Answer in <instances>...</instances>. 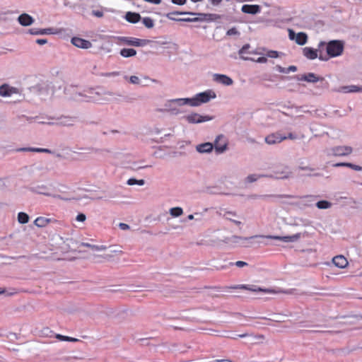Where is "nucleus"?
I'll return each instance as SVG.
<instances>
[{
    "instance_id": "obj_1",
    "label": "nucleus",
    "mask_w": 362,
    "mask_h": 362,
    "mask_svg": "<svg viewBox=\"0 0 362 362\" xmlns=\"http://www.w3.org/2000/svg\"><path fill=\"white\" fill-rule=\"evenodd\" d=\"M216 98V94L212 90H207L204 92H202L196 94L191 98H176L172 99L167 102L165 105L166 110L173 115H177L181 113V111L176 107L173 106V104H176L178 106H182L189 105L192 107H198L203 103L209 102L211 99Z\"/></svg>"
},
{
    "instance_id": "obj_2",
    "label": "nucleus",
    "mask_w": 362,
    "mask_h": 362,
    "mask_svg": "<svg viewBox=\"0 0 362 362\" xmlns=\"http://www.w3.org/2000/svg\"><path fill=\"white\" fill-rule=\"evenodd\" d=\"M75 91V87L70 86L64 88V92L69 100L76 102H93L95 99L91 95H99L98 92H95L93 88L85 90V93L76 92L75 95H72V92Z\"/></svg>"
},
{
    "instance_id": "obj_3",
    "label": "nucleus",
    "mask_w": 362,
    "mask_h": 362,
    "mask_svg": "<svg viewBox=\"0 0 362 362\" xmlns=\"http://www.w3.org/2000/svg\"><path fill=\"white\" fill-rule=\"evenodd\" d=\"M325 47L326 52L329 57H337L342 54L344 51V42L341 40H334L329 42L321 41L318 44V49Z\"/></svg>"
},
{
    "instance_id": "obj_4",
    "label": "nucleus",
    "mask_w": 362,
    "mask_h": 362,
    "mask_svg": "<svg viewBox=\"0 0 362 362\" xmlns=\"http://www.w3.org/2000/svg\"><path fill=\"white\" fill-rule=\"evenodd\" d=\"M353 151L352 147L349 146H337L326 150L328 156H346L350 155Z\"/></svg>"
},
{
    "instance_id": "obj_5",
    "label": "nucleus",
    "mask_w": 362,
    "mask_h": 362,
    "mask_svg": "<svg viewBox=\"0 0 362 362\" xmlns=\"http://www.w3.org/2000/svg\"><path fill=\"white\" fill-rule=\"evenodd\" d=\"M231 289H244L247 290L254 293L262 292L264 293H277L279 291H276L274 289L270 288H262L256 285L250 284H239L229 287Z\"/></svg>"
},
{
    "instance_id": "obj_6",
    "label": "nucleus",
    "mask_w": 362,
    "mask_h": 362,
    "mask_svg": "<svg viewBox=\"0 0 362 362\" xmlns=\"http://www.w3.org/2000/svg\"><path fill=\"white\" fill-rule=\"evenodd\" d=\"M292 173L288 166H281L273 171L272 174H266L265 177L273 179L289 178Z\"/></svg>"
},
{
    "instance_id": "obj_7",
    "label": "nucleus",
    "mask_w": 362,
    "mask_h": 362,
    "mask_svg": "<svg viewBox=\"0 0 362 362\" xmlns=\"http://www.w3.org/2000/svg\"><path fill=\"white\" fill-rule=\"evenodd\" d=\"M183 118L189 124H200L212 120L214 117L209 115H202L197 112H193L185 115Z\"/></svg>"
},
{
    "instance_id": "obj_8",
    "label": "nucleus",
    "mask_w": 362,
    "mask_h": 362,
    "mask_svg": "<svg viewBox=\"0 0 362 362\" xmlns=\"http://www.w3.org/2000/svg\"><path fill=\"white\" fill-rule=\"evenodd\" d=\"M120 40L125 45L135 47H144L149 42L148 40H143L131 37H120Z\"/></svg>"
},
{
    "instance_id": "obj_9",
    "label": "nucleus",
    "mask_w": 362,
    "mask_h": 362,
    "mask_svg": "<svg viewBox=\"0 0 362 362\" xmlns=\"http://www.w3.org/2000/svg\"><path fill=\"white\" fill-rule=\"evenodd\" d=\"M30 90L33 93L41 96L42 99H45V98L49 94V87L46 83L37 84L31 87Z\"/></svg>"
},
{
    "instance_id": "obj_10",
    "label": "nucleus",
    "mask_w": 362,
    "mask_h": 362,
    "mask_svg": "<svg viewBox=\"0 0 362 362\" xmlns=\"http://www.w3.org/2000/svg\"><path fill=\"white\" fill-rule=\"evenodd\" d=\"M197 16L199 22H211L219 20L221 18V16L216 13H195Z\"/></svg>"
},
{
    "instance_id": "obj_11",
    "label": "nucleus",
    "mask_w": 362,
    "mask_h": 362,
    "mask_svg": "<svg viewBox=\"0 0 362 362\" xmlns=\"http://www.w3.org/2000/svg\"><path fill=\"white\" fill-rule=\"evenodd\" d=\"M284 140H286V136H283L279 132L271 134L265 137V142L269 145L279 144Z\"/></svg>"
},
{
    "instance_id": "obj_12",
    "label": "nucleus",
    "mask_w": 362,
    "mask_h": 362,
    "mask_svg": "<svg viewBox=\"0 0 362 362\" xmlns=\"http://www.w3.org/2000/svg\"><path fill=\"white\" fill-rule=\"evenodd\" d=\"M71 42L74 46L81 49H88L92 47V43L89 40L78 37H72Z\"/></svg>"
},
{
    "instance_id": "obj_13",
    "label": "nucleus",
    "mask_w": 362,
    "mask_h": 362,
    "mask_svg": "<svg viewBox=\"0 0 362 362\" xmlns=\"http://www.w3.org/2000/svg\"><path fill=\"white\" fill-rule=\"evenodd\" d=\"M213 79L216 82L225 86H230L233 83L230 77L224 74H214L213 75Z\"/></svg>"
},
{
    "instance_id": "obj_14",
    "label": "nucleus",
    "mask_w": 362,
    "mask_h": 362,
    "mask_svg": "<svg viewBox=\"0 0 362 362\" xmlns=\"http://www.w3.org/2000/svg\"><path fill=\"white\" fill-rule=\"evenodd\" d=\"M295 78L298 81H305L309 83H317V81L322 80L320 77L317 76L314 73H308L302 76H295Z\"/></svg>"
},
{
    "instance_id": "obj_15",
    "label": "nucleus",
    "mask_w": 362,
    "mask_h": 362,
    "mask_svg": "<svg viewBox=\"0 0 362 362\" xmlns=\"http://www.w3.org/2000/svg\"><path fill=\"white\" fill-rule=\"evenodd\" d=\"M47 187L44 185H37L36 187H30V190L32 192H34V193H36V194H44L45 196H48V197H53L54 198H60L61 199V196L60 195H52L50 193L47 192Z\"/></svg>"
},
{
    "instance_id": "obj_16",
    "label": "nucleus",
    "mask_w": 362,
    "mask_h": 362,
    "mask_svg": "<svg viewBox=\"0 0 362 362\" xmlns=\"http://www.w3.org/2000/svg\"><path fill=\"white\" fill-rule=\"evenodd\" d=\"M214 149V144L210 142H205L196 146V150L199 153H209Z\"/></svg>"
},
{
    "instance_id": "obj_17",
    "label": "nucleus",
    "mask_w": 362,
    "mask_h": 362,
    "mask_svg": "<svg viewBox=\"0 0 362 362\" xmlns=\"http://www.w3.org/2000/svg\"><path fill=\"white\" fill-rule=\"evenodd\" d=\"M28 33L34 35H51L54 34L56 32L52 28L40 29V28H31L28 30Z\"/></svg>"
},
{
    "instance_id": "obj_18",
    "label": "nucleus",
    "mask_w": 362,
    "mask_h": 362,
    "mask_svg": "<svg viewBox=\"0 0 362 362\" xmlns=\"http://www.w3.org/2000/svg\"><path fill=\"white\" fill-rule=\"evenodd\" d=\"M18 21L23 26H28L33 23L34 19L31 16L23 13L18 16Z\"/></svg>"
},
{
    "instance_id": "obj_19",
    "label": "nucleus",
    "mask_w": 362,
    "mask_h": 362,
    "mask_svg": "<svg viewBox=\"0 0 362 362\" xmlns=\"http://www.w3.org/2000/svg\"><path fill=\"white\" fill-rule=\"evenodd\" d=\"M241 11L245 13L256 14L260 12V6L258 5L245 4L242 6Z\"/></svg>"
},
{
    "instance_id": "obj_20",
    "label": "nucleus",
    "mask_w": 362,
    "mask_h": 362,
    "mask_svg": "<svg viewBox=\"0 0 362 362\" xmlns=\"http://www.w3.org/2000/svg\"><path fill=\"white\" fill-rule=\"evenodd\" d=\"M333 264L341 269L345 268L348 265L347 259L343 255H337L332 259Z\"/></svg>"
},
{
    "instance_id": "obj_21",
    "label": "nucleus",
    "mask_w": 362,
    "mask_h": 362,
    "mask_svg": "<svg viewBox=\"0 0 362 362\" xmlns=\"http://www.w3.org/2000/svg\"><path fill=\"white\" fill-rule=\"evenodd\" d=\"M124 18L129 23H136L141 21V17L138 13L128 11L126 13Z\"/></svg>"
},
{
    "instance_id": "obj_22",
    "label": "nucleus",
    "mask_w": 362,
    "mask_h": 362,
    "mask_svg": "<svg viewBox=\"0 0 362 362\" xmlns=\"http://www.w3.org/2000/svg\"><path fill=\"white\" fill-rule=\"evenodd\" d=\"M55 220L52 218L40 216L34 221V224L38 228H44L47 226L49 223L54 222Z\"/></svg>"
},
{
    "instance_id": "obj_23",
    "label": "nucleus",
    "mask_w": 362,
    "mask_h": 362,
    "mask_svg": "<svg viewBox=\"0 0 362 362\" xmlns=\"http://www.w3.org/2000/svg\"><path fill=\"white\" fill-rule=\"evenodd\" d=\"M223 137V135H218L214 141V148H215V151L217 154L223 153L227 149V143H224L223 144H218V140Z\"/></svg>"
},
{
    "instance_id": "obj_24",
    "label": "nucleus",
    "mask_w": 362,
    "mask_h": 362,
    "mask_svg": "<svg viewBox=\"0 0 362 362\" xmlns=\"http://www.w3.org/2000/svg\"><path fill=\"white\" fill-rule=\"evenodd\" d=\"M250 47V45L249 44H245L238 51V54H239V55H240V58L242 59L245 60V61H253L254 60V59H252V58L244 56L245 54H252V53H254L253 52H249L248 51Z\"/></svg>"
},
{
    "instance_id": "obj_25",
    "label": "nucleus",
    "mask_w": 362,
    "mask_h": 362,
    "mask_svg": "<svg viewBox=\"0 0 362 362\" xmlns=\"http://www.w3.org/2000/svg\"><path fill=\"white\" fill-rule=\"evenodd\" d=\"M16 88H10L8 85L4 84L0 86V95L3 97L11 96L16 93Z\"/></svg>"
},
{
    "instance_id": "obj_26",
    "label": "nucleus",
    "mask_w": 362,
    "mask_h": 362,
    "mask_svg": "<svg viewBox=\"0 0 362 362\" xmlns=\"http://www.w3.org/2000/svg\"><path fill=\"white\" fill-rule=\"evenodd\" d=\"M317 49H315L312 47H305L303 48V54L305 57H307L309 59H316L317 56Z\"/></svg>"
},
{
    "instance_id": "obj_27",
    "label": "nucleus",
    "mask_w": 362,
    "mask_h": 362,
    "mask_svg": "<svg viewBox=\"0 0 362 362\" xmlns=\"http://www.w3.org/2000/svg\"><path fill=\"white\" fill-rule=\"evenodd\" d=\"M174 15H190V16H194V15H196V13H193V12L173 11V12L167 13L166 14V17L168 19L171 20V21H177V20H178L179 18H173V16Z\"/></svg>"
},
{
    "instance_id": "obj_28",
    "label": "nucleus",
    "mask_w": 362,
    "mask_h": 362,
    "mask_svg": "<svg viewBox=\"0 0 362 362\" xmlns=\"http://www.w3.org/2000/svg\"><path fill=\"white\" fill-rule=\"evenodd\" d=\"M223 217L228 221L233 222L235 224L239 226L241 224V222L239 221L233 220L232 218H230L229 216H233V217L237 216V214L235 211H224V213L222 214Z\"/></svg>"
},
{
    "instance_id": "obj_29",
    "label": "nucleus",
    "mask_w": 362,
    "mask_h": 362,
    "mask_svg": "<svg viewBox=\"0 0 362 362\" xmlns=\"http://www.w3.org/2000/svg\"><path fill=\"white\" fill-rule=\"evenodd\" d=\"M308 41V35L303 32L297 33L295 42L299 45H304Z\"/></svg>"
},
{
    "instance_id": "obj_30",
    "label": "nucleus",
    "mask_w": 362,
    "mask_h": 362,
    "mask_svg": "<svg viewBox=\"0 0 362 362\" xmlns=\"http://www.w3.org/2000/svg\"><path fill=\"white\" fill-rule=\"evenodd\" d=\"M120 54L123 57L128 58L136 54V51L132 48H123L120 50Z\"/></svg>"
},
{
    "instance_id": "obj_31",
    "label": "nucleus",
    "mask_w": 362,
    "mask_h": 362,
    "mask_svg": "<svg viewBox=\"0 0 362 362\" xmlns=\"http://www.w3.org/2000/svg\"><path fill=\"white\" fill-rule=\"evenodd\" d=\"M82 245L84 247H89V248L92 249L93 250H95V251H103L107 249V246L103 245H91L88 243H83Z\"/></svg>"
},
{
    "instance_id": "obj_32",
    "label": "nucleus",
    "mask_w": 362,
    "mask_h": 362,
    "mask_svg": "<svg viewBox=\"0 0 362 362\" xmlns=\"http://www.w3.org/2000/svg\"><path fill=\"white\" fill-rule=\"evenodd\" d=\"M319 209H327L332 207V204L327 200H321L315 204Z\"/></svg>"
},
{
    "instance_id": "obj_33",
    "label": "nucleus",
    "mask_w": 362,
    "mask_h": 362,
    "mask_svg": "<svg viewBox=\"0 0 362 362\" xmlns=\"http://www.w3.org/2000/svg\"><path fill=\"white\" fill-rule=\"evenodd\" d=\"M300 237V233H296L293 235L281 236V241L285 243H291L297 241Z\"/></svg>"
},
{
    "instance_id": "obj_34",
    "label": "nucleus",
    "mask_w": 362,
    "mask_h": 362,
    "mask_svg": "<svg viewBox=\"0 0 362 362\" xmlns=\"http://www.w3.org/2000/svg\"><path fill=\"white\" fill-rule=\"evenodd\" d=\"M266 174H251L246 177L245 182L247 183H252L257 181L261 177H265Z\"/></svg>"
},
{
    "instance_id": "obj_35",
    "label": "nucleus",
    "mask_w": 362,
    "mask_h": 362,
    "mask_svg": "<svg viewBox=\"0 0 362 362\" xmlns=\"http://www.w3.org/2000/svg\"><path fill=\"white\" fill-rule=\"evenodd\" d=\"M170 214L173 217H179L183 214V209L181 207H173L169 210Z\"/></svg>"
},
{
    "instance_id": "obj_36",
    "label": "nucleus",
    "mask_w": 362,
    "mask_h": 362,
    "mask_svg": "<svg viewBox=\"0 0 362 362\" xmlns=\"http://www.w3.org/2000/svg\"><path fill=\"white\" fill-rule=\"evenodd\" d=\"M18 221L21 224L27 223L29 221V216L24 212L18 214Z\"/></svg>"
},
{
    "instance_id": "obj_37",
    "label": "nucleus",
    "mask_w": 362,
    "mask_h": 362,
    "mask_svg": "<svg viewBox=\"0 0 362 362\" xmlns=\"http://www.w3.org/2000/svg\"><path fill=\"white\" fill-rule=\"evenodd\" d=\"M275 197L274 195H269V194H265V195H258V194H250L248 196V199H267V198H269V197ZM278 197H288L287 195H278L277 196Z\"/></svg>"
},
{
    "instance_id": "obj_38",
    "label": "nucleus",
    "mask_w": 362,
    "mask_h": 362,
    "mask_svg": "<svg viewBox=\"0 0 362 362\" xmlns=\"http://www.w3.org/2000/svg\"><path fill=\"white\" fill-rule=\"evenodd\" d=\"M142 23L147 28H152L154 26V21L151 17H144Z\"/></svg>"
},
{
    "instance_id": "obj_39",
    "label": "nucleus",
    "mask_w": 362,
    "mask_h": 362,
    "mask_svg": "<svg viewBox=\"0 0 362 362\" xmlns=\"http://www.w3.org/2000/svg\"><path fill=\"white\" fill-rule=\"evenodd\" d=\"M56 338L60 341H71V342H76V341H78V339L76 338L64 336L60 334H56Z\"/></svg>"
},
{
    "instance_id": "obj_40",
    "label": "nucleus",
    "mask_w": 362,
    "mask_h": 362,
    "mask_svg": "<svg viewBox=\"0 0 362 362\" xmlns=\"http://www.w3.org/2000/svg\"><path fill=\"white\" fill-rule=\"evenodd\" d=\"M20 151L50 153V150H49L47 148H21Z\"/></svg>"
},
{
    "instance_id": "obj_41",
    "label": "nucleus",
    "mask_w": 362,
    "mask_h": 362,
    "mask_svg": "<svg viewBox=\"0 0 362 362\" xmlns=\"http://www.w3.org/2000/svg\"><path fill=\"white\" fill-rule=\"evenodd\" d=\"M128 185H139L142 186L144 185L145 181L144 180H136L135 178H130L127 182Z\"/></svg>"
},
{
    "instance_id": "obj_42",
    "label": "nucleus",
    "mask_w": 362,
    "mask_h": 362,
    "mask_svg": "<svg viewBox=\"0 0 362 362\" xmlns=\"http://www.w3.org/2000/svg\"><path fill=\"white\" fill-rule=\"evenodd\" d=\"M286 136V139H289L291 140L304 138L303 134H302L300 136H298L296 134H294V133H289L287 136Z\"/></svg>"
},
{
    "instance_id": "obj_43",
    "label": "nucleus",
    "mask_w": 362,
    "mask_h": 362,
    "mask_svg": "<svg viewBox=\"0 0 362 362\" xmlns=\"http://www.w3.org/2000/svg\"><path fill=\"white\" fill-rule=\"evenodd\" d=\"M177 21H182V22H188V23H195L199 22L197 17L195 18H179L177 20Z\"/></svg>"
},
{
    "instance_id": "obj_44",
    "label": "nucleus",
    "mask_w": 362,
    "mask_h": 362,
    "mask_svg": "<svg viewBox=\"0 0 362 362\" xmlns=\"http://www.w3.org/2000/svg\"><path fill=\"white\" fill-rule=\"evenodd\" d=\"M229 266L235 265L238 267H243L247 265V263L243 261H237L236 262H229Z\"/></svg>"
},
{
    "instance_id": "obj_45",
    "label": "nucleus",
    "mask_w": 362,
    "mask_h": 362,
    "mask_svg": "<svg viewBox=\"0 0 362 362\" xmlns=\"http://www.w3.org/2000/svg\"><path fill=\"white\" fill-rule=\"evenodd\" d=\"M266 56L270 58H277L279 54L277 51L270 50L267 52Z\"/></svg>"
},
{
    "instance_id": "obj_46",
    "label": "nucleus",
    "mask_w": 362,
    "mask_h": 362,
    "mask_svg": "<svg viewBox=\"0 0 362 362\" xmlns=\"http://www.w3.org/2000/svg\"><path fill=\"white\" fill-rule=\"evenodd\" d=\"M226 34H227V35H229V36L239 35L240 33L238 31V30L235 28H232L227 31Z\"/></svg>"
},
{
    "instance_id": "obj_47",
    "label": "nucleus",
    "mask_w": 362,
    "mask_h": 362,
    "mask_svg": "<svg viewBox=\"0 0 362 362\" xmlns=\"http://www.w3.org/2000/svg\"><path fill=\"white\" fill-rule=\"evenodd\" d=\"M129 82L132 84H139L141 80L136 76H132L129 77Z\"/></svg>"
},
{
    "instance_id": "obj_48",
    "label": "nucleus",
    "mask_w": 362,
    "mask_h": 362,
    "mask_svg": "<svg viewBox=\"0 0 362 362\" xmlns=\"http://www.w3.org/2000/svg\"><path fill=\"white\" fill-rule=\"evenodd\" d=\"M349 168L356 170V171H362V166L357 165L353 163H349Z\"/></svg>"
},
{
    "instance_id": "obj_49",
    "label": "nucleus",
    "mask_w": 362,
    "mask_h": 362,
    "mask_svg": "<svg viewBox=\"0 0 362 362\" xmlns=\"http://www.w3.org/2000/svg\"><path fill=\"white\" fill-rule=\"evenodd\" d=\"M297 34L291 29H288V37L291 40H296Z\"/></svg>"
},
{
    "instance_id": "obj_50",
    "label": "nucleus",
    "mask_w": 362,
    "mask_h": 362,
    "mask_svg": "<svg viewBox=\"0 0 362 362\" xmlns=\"http://www.w3.org/2000/svg\"><path fill=\"white\" fill-rule=\"evenodd\" d=\"M76 221H80V222H83L86 221V216L84 214H78L76 218Z\"/></svg>"
},
{
    "instance_id": "obj_51",
    "label": "nucleus",
    "mask_w": 362,
    "mask_h": 362,
    "mask_svg": "<svg viewBox=\"0 0 362 362\" xmlns=\"http://www.w3.org/2000/svg\"><path fill=\"white\" fill-rule=\"evenodd\" d=\"M350 88L351 93L362 91V88L358 87L357 86H350Z\"/></svg>"
},
{
    "instance_id": "obj_52",
    "label": "nucleus",
    "mask_w": 362,
    "mask_h": 362,
    "mask_svg": "<svg viewBox=\"0 0 362 362\" xmlns=\"http://www.w3.org/2000/svg\"><path fill=\"white\" fill-rule=\"evenodd\" d=\"M171 2L174 4L182 6L186 4L187 0H171Z\"/></svg>"
},
{
    "instance_id": "obj_53",
    "label": "nucleus",
    "mask_w": 362,
    "mask_h": 362,
    "mask_svg": "<svg viewBox=\"0 0 362 362\" xmlns=\"http://www.w3.org/2000/svg\"><path fill=\"white\" fill-rule=\"evenodd\" d=\"M253 62H256L257 63H266L267 62V58L265 57H259L257 59H254Z\"/></svg>"
},
{
    "instance_id": "obj_54",
    "label": "nucleus",
    "mask_w": 362,
    "mask_h": 362,
    "mask_svg": "<svg viewBox=\"0 0 362 362\" xmlns=\"http://www.w3.org/2000/svg\"><path fill=\"white\" fill-rule=\"evenodd\" d=\"M275 69L280 73L286 74V68H284L280 65H276Z\"/></svg>"
},
{
    "instance_id": "obj_55",
    "label": "nucleus",
    "mask_w": 362,
    "mask_h": 362,
    "mask_svg": "<svg viewBox=\"0 0 362 362\" xmlns=\"http://www.w3.org/2000/svg\"><path fill=\"white\" fill-rule=\"evenodd\" d=\"M243 238L240 237V236H238V235H233L231 236V244L233 243H238V240L242 239Z\"/></svg>"
},
{
    "instance_id": "obj_56",
    "label": "nucleus",
    "mask_w": 362,
    "mask_h": 362,
    "mask_svg": "<svg viewBox=\"0 0 362 362\" xmlns=\"http://www.w3.org/2000/svg\"><path fill=\"white\" fill-rule=\"evenodd\" d=\"M349 163H337L333 165L334 167H348L349 168Z\"/></svg>"
},
{
    "instance_id": "obj_57",
    "label": "nucleus",
    "mask_w": 362,
    "mask_h": 362,
    "mask_svg": "<svg viewBox=\"0 0 362 362\" xmlns=\"http://www.w3.org/2000/svg\"><path fill=\"white\" fill-rule=\"evenodd\" d=\"M119 75V72L118 71H113V72H108L104 74V76L110 77V76H117Z\"/></svg>"
},
{
    "instance_id": "obj_58",
    "label": "nucleus",
    "mask_w": 362,
    "mask_h": 362,
    "mask_svg": "<svg viewBox=\"0 0 362 362\" xmlns=\"http://www.w3.org/2000/svg\"><path fill=\"white\" fill-rule=\"evenodd\" d=\"M119 227L120 229H122L123 230L129 229V226L128 224L124 223H120L119 224Z\"/></svg>"
},
{
    "instance_id": "obj_59",
    "label": "nucleus",
    "mask_w": 362,
    "mask_h": 362,
    "mask_svg": "<svg viewBox=\"0 0 362 362\" xmlns=\"http://www.w3.org/2000/svg\"><path fill=\"white\" fill-rule=\"evenodd\" d=\"M296 71H297V67L296 66H293V65L290 66L288 68H286V74H288V73H289L291 71L294 72Z\"/></svg>"
},
{
    "instance_id": "obj_60",
    "label": "nucleus",
    "mask_w": 362,
    "mask_h": 362,
    "mask_svg": "<svg viewBox=\"0 0 362 362\" xmlns=\"http://www.w3.org/2000/svg\"><path fill=\"white\" fill-rule=\"evenodd\" d=\"M265 238L268 239L281 240V236L279 235H267Z\"/></svg>"
},
{
    "instance_id": "obj_61",
    "label": "nucleus",
    "mask_w": 362,
    "mask_h": 362,
    "mask_svg": "<svg viewBox=\"0 0 362 362\" xmlns=\"http://www.w3.org/2000/svg\"><path fill=\"white\" fill-rule=\"evenodd\" d=\"M350 86H342L341 88V91H343L344 93H351V90H350Z\"/></svg>"
},
{
    "instance_id": "obj_62",
    "label": "nucleus",
    "mask_w": 362,
    "mask_h": 362,
    "mask_svg": "<svg viewBox=\"0 0 362 362\" xmlns=\"http://www.w3.org/2000/svg\"><path fill=\"white\" fill-rule=\"evenodd\" d=\"M47 42V40L46 39H37L36 40V43L40 45H45Z\"/></svg>"
},
{
    "instance_id": "obj_63",
    "label": "nucleus",
    "mask_w": 362,
    "mask_h": 362,
    "mask_svg": "<svg viewBox=\"0 0 362 362\" xmlns=\"http://www.w3.org/2000/svg\"><path fill=\"white\" fill-rule=\"evenodd\" d=\"M222 0H210V2L214 6H218L221 3Z\"/></svg>"
},
{
    "instance_id": "obj_64",
    "label": "nucleus",
    "mask_w": 362,
    "mask_h": 362,
    "mask_svg": "<svg viewBox=\"0 0 362 362\" xmlns=\"http://www.w3.org/2000/svg\"><path fill=\"white\" fill-rule=\"evenodd\" d=\"M93 13L94 16H95L97 17H102L103 15V12L99 11H93Z\"/></svg>"
}]
</instances>
